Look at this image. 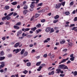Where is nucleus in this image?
Masks as SVG:
<instances>
[{"instance_id":"4468645a","label":"nucleus","mask_w":77,"mask_h":77,"mask_svg":"<svg viewBox=\"0 0 77 77\" xmlns=\"http://www.w3.org/2000/svg\"><path fill=\"white\" fill-rule=\"evenodd\" d=\"M0 54L1 56H3L5 54L4 53V51H2L1 52H0Z\"/></svg>"},{"instance_id":"603ef678","label":"nucleus","mask_w":77,"mask_h":77,"mask_svg":"<svg viewBox=\"0 0 77 77\" xmlns=\"http://www.w3.org/2000/svg\"><path fill=\"white\" fill-rule=\"evenodd\" d=\"M38 6H42V3H40V4H38Z\"/></svg>"},{"instance_id":"3c124183","label":"nucleus","mask_w":77,"mask_h":77,"mask_svg":"<svg viewBox=\"0 0 77 77\" xmlns=\"http://www.w3.org/2000/svg\"><path fill=\"white\" fill-rule=\"evenodd\" d=\"M43 42L44 43H46L48 42V41L47 40H45L44 41H43Z\"/></svg>"},{"instance_id":"b1692460","label":"nucleus","mask_w":77,"mask_h":77,"mask_svg":"<svg viewBox=\"0 0 77 77\" xmlns=\"http://www.w3.org/2000/svg\"><path fill=\"white\" fill-rule=\"evenodd\" d=\"M26 65L28 66H30L31 65V63H30V62L27 63L26 64Z\"/></svg>"},{"instance_id":"cd10ccee","label":"nucleus","mask_w":77,"mask_h":77,"mask_svg":"<svg viewBox=\"0 0 77 77\" xmlns=\"http://www.w3.org/2000/svg\"><path fill=\"white\" fill-rule=\"evenodd\" d=\"M36 29V27H34L33 28H32L31 29V30H32V31H35V30Z\"/></svg>"},{"instance_id":"c03bdc74","label":"nucleus","mask_w":77,"mask_h":77,"mask_svg":"<svg viewBox=\"0 0 77 77\" xmlns=\"http://www.w3.org/2000/svg\"><path fill=\"white\" fill-rule=\"evenodd\" d=\"M21 24V22H18L16 24V26H20Z\"/></svg>"},{"instance_id":"13d9d810","label":"nucleus","mask_w":77,"mask_h":77,"mask_svg":"<svg viewBox=\"0 0 77 77\" xmlns=\"http://www.w3.org/2000/svg\"><path fill=\"white\" fill-rule=\"evenodd\" d=\"M43 57H47V54H45L44 55H43Z\"/></svg>"},{"instance_id":"6e6d98bb","label":"nucleus","mask_w":77,"mask_h":77,"mask_svg":"<svg viewBox=\"0 0 77 77\" xmlns=\"http://www.w3.org/2000/svg\"><path fill=\"white\" fill-rule=\"evenodd\" d=\"M29 60H23V62H25V63H26V62H29Z\"/></svg>"},{"instance_id":"39448f33","label":"nucleus","mask_w":77,"mask_h":77,"mask_svg":"<svg viewBox=\"0 0 77 77\" xmlns=\"http://www.w3.org/2000/svg\"><path fill=\"white\" fill-rule=\"evenodd\" d=\"M60 71H61V69H56L55 72L56 74H59L60 72Z\"/></svg>"},{"instance_id":"a211bd4d","label":"nucleus","mask_w":77,"mask_h":77,"mask_svg":"<svg viewBox=\"0 0 77 77\" xmlns=\"http://www.w3.org/2000/svg\"><path fill=\"white\" fill-rule=\"evenodd\" d=\"M24 51H25V50L24 49H23L20 52V54L23 55V54H24Z\"/></svg>"},{"instance_id":"f03ea898","label":"nucleus","mask_w":77,"mask_h":77,"mask_svg":"<svg viewBox=\"0 0 77 77\" xmlns=\"http://www.w3.org/2000/svg\"><path fill=\"white\" fill-rule=\"evenodd\" d=\"M61 6V4L60 3H59L58 4H56L55 8H56V9H59Z\"/></svg>"},{"instance_id":"9d476101","label":"nucleus","mask_w":77,"mask_h":77,"mask_svg":"<svg viewBox=\"0 0 77 77\" xmlns=\"http://www.w3.org/2000/svg\"><path fill=\"white\" fill-rule=\"evenodd\" d=\"M20 45V42H18L16 43L15 45H14V47L15 48L17 47H18Z\"/></svg>"},{"instance_id":"774afa93","label":"nucleus","mask_w":77,"mask_h":77,"mask_svg":"<svg viewBox=\"0 0 77 77\" xmlns=\"http://www.w3.org/2000/svg\"><path fill=\"white\" fill-rule=\"evenodd\" d=\"M67 49H65L64 50H63V51H67Z\"/></svg>"},{"instance_id":"37998d69","label":"nucleus","mask_w":77,"mask_h":77,"mask_svg":"<svg viewBox=\"0 0 77 77\" xmlns=\"http://www.w3.org/2000/svg\"><path fill=\"white\" fill-rule=\"evenodd\" d=\"M45 65V63H43V64H42L40 66H41L42 68L43 67H44V66Z\"/></svg>"},{"instance_id":"f8f14e48","label":"nucleus","mask_w":77,"mask_h":77,"mask_svg":"<svg viewBox=\"0 0 77 77\" xmlns=\"http://www.w3.org/2000/svg\"><path fill=\"white\" fill-rule=\"evenodd\" d=\"M14 27L15 29H17V30L20 29V27L17 26H14Z\"/></svg>"},{"instance_id":"de8ad7c7","label":"nucleus","mask_w":77,"mask_h":77,"mask_svg":"<svg viewBox=\"0 0 77 77\" xmlns=\"http://www.w3.org/2000/svg\"><path fill=\"white\" fill-rule=\"evenodd\" d=\"M75 29H76V27H74L71 29V30H75Z\"/></svg>"},{"instance_id":"c85d7f7f","label":"nucleus","mask_w":77,"mask_h":77,"mask_svg":"<svg viewBox=\"0 0 77 77\" xmlns=\"http://www.w3.org/2000/svg\"><path fill=\"white\" fill-rule=\"evenodd\" d=\"M28 8V6L27 5H25L24 6V7L23 8V9H27Z\"/></svg>"},{"instance_id":"72a5a7b5","label":"nucleus","mask_w":77,"mask_h":77,"mask_svg":"<svg viewBox=\"0 0 77 77\" xmlns=\"http://www.w3.org/2000/svg\"><path fill=\"white\" fill-rule=\"evenodd\" d=\"M68 69V66H64L63 67V69Z\"/></svg>"},{"instance_id":"bb28decb","label":"nucleus","mask_w":77,"mask_h":77,"mask_svg":"<svg viewBox=\"0 0 77 77\" xmlns=\"http://www.w3.org/2000/svg\"><path fill=\"white\" fill-rule=\"evenodd\" d=\"M54 29H53V28H52L51 29V31L50 32V33H53V32H54Z\"/></svg>"},{"instance_id":"f257e3e1","label":"nucleus","mask_w":77,"mask_h":77,"mask_svg":"<svg viewBox=\"0 0 77 77\" xmlns=\"http://www.w3.org/2000/svg\"><path fill=\"white\" fill-rule=\"evenodd\" d=\"M65 65H60L59 66V67H58V69H63V67L64 66H65Z\"/></svg>"},{"instance_id":"a18cd8bd","label":"nucleus","mask_w":77,"mask_h":77,"mask_svg":"<svg viewBox=\"0 0 77 77\" xmlns=\"http://www.w3.org/2000/svg\"><path fill=\"white\" fill-rule=\"evenodd\" d=\"M73 5H74V2H71L70 3V6Z\"/></svg>"},{"instance_id":"9b49d317","label":"nucleus","mask_w":77,"mask_h":77,"mask_svg":"<svg viewBox=\"0 0 77 77\" xmlns=\"http://www.w3.org/2000/svg\"><path fill=\"white\" fill-rule=\"evenodd\" d=\"M54 74V72L52 71L51 72H49L48 74L49 75H53Z\"/></svg>"},{"instance_id":"5701e85b","label":"nucleus","mask_w":77,"mask_h":77,"mask_svg":"<svg viewBox=\"0 0 77 77\" xmlns=\"http://www.w3.org/2000/svg\"><path fill=\"white\" fill-rule=\"evenodd\" d=\"M41 63V61L39 62L36 63V66H39Z\"/></svg>"},{"instance_id":"4c0bfd02","label":"nucleus","mask_w":77,"mask_h":77,"mask_svg":"<svg viewBox=\"0 0 77 77\" xmlns=\"http://www.w3.org/2000/svg\"><path fill=\"white\" fill-rule=\"evenodd\" d=\"M41 25L40 24H38L36 26V27L38 28H39V27H41Z\"/></svg>"},{"instance_id":"aec40b11","label":"nucleus","mask_w":77,"mask_h":77,"mask_svg":"<svg viewBox=\"0 0 77 77\" xmlns=\"http://www.w3.org/2000/svg\"><path fill=\"white\" fill-rule=\"evenodd\" d=\"M13 14H14V12H12L10 13L8 15H7V16H8V17H11V15H13Z\"/></svg>"},{"instance_id":"412c9836","label":"nucleus","mask_w":77,"mask_h":77,"mask_svg":"<svg viewBox=\"0 0 77 77\" xmlns=\"http://www.w3.org/2000/svg\"><path fill=\"white\" fill-rule=\"evenodd\" d=\"M39 15H40L39 14L36 13L35 14V18H38V17H39Z\"/></svg>"},{"instance_id":"ddd939ff","label":"nucleus","mask_w":77,"mask_h":77,"mask_svg":"<svg viewBox=\"0 0 77 77\" xmlns=\"http://www.w3.org/2000/svg\"><path fill=\"white\" fill-rule=\"evenodd\" d=\"M9 9V6H6L4 8L5 10H8Z\"/></svg>"},{"instance_id":"2f4dec72","label":"nucleus","mask_w":77,"mask_h":77,"mask_svg":"<svg viewBox=\"0 0 77 77\" xmlns=\"http://www.w3.org/2000/svg\"><path fill=\"white\" fill-rule=\"evenodd\" d=\"M32 36H33V35H28L27 36V38H32Z\"/></svg>"},{"instance_id":"f704fd0d","label":"nucleus","mask_w":77,"mask_h":77,"mask_svg":"<svg viewBox=\"0 0 77 77\" xmlns=\"http://www.w3.org/2000/svg\"><path fill=\"white\" fill-rule=\"evenodd\" d=\"M59 16L58 15H56L54 17V19H57V18H59Z\"/></svg>"},{"instance_id":"e433bc0d","label":"nucleus","mask_w":77,"mask_h":77,"mask_svg":"<svg viewBox=\"0 0 77 77\" xmlns=\"http://www.w3.org/2000/svg\"><path fill=\"white\" fill-rule=\"evenodd\" d=\"M75 26V24H71L69 26V27H74Z\"/></svg>"},{"instance_id":"7c9ffc66","label":"nucleus","mask_w":77,"mask_h":77,"mask_svg":"<svg viewBox=\"0 0 77 77\" xmlns=\"http://www.w3.org/2000/svg\"><path fill=\"white\" fill-rule=\"evenodd\" d=\"M74 59H75V57H73L70 58V60L71 61H74Z\"/></svg>"},{"instance_id":"0e129e2a","label":"nucleus","mask_w":77,"mask_h":77,"mask_svg":"<svg viewBox=\"0 0 77 77\" xmlns=\"http://www.w3.org/2000/svg\"><path fill=\"white\" fill-rule=\"evenodd\" d=\"M74 56V54H71L70 55V57H72Z\"/></svg>"},{"instance_id":"f3484780","label":"nucleus","mask_w":77,"mask_h":77,"mask_svg":"<svg viewBox=\"0 0 77 77\" xmlns=\"http://www.w3.org/2000/svg\"><path fill=\"white\" fill-rule=\"evenodd\" d=\"M42 67L41 66H39L38 68L37 69V71H40L41 69H42Z\"/></svg>"},{"instance_id":"2eb2a0df","label":"nucleus","mask_w":77,"mask_h":77,"mask_svg":"<svg viewBox=\"0 0 77 77\" xmlns=\"http://www.w3.org/2000/svg\"><path fill=\"white\" fill-rule=\"evenodd\" d=\"M7 17H8V16H6L5 17H3L2 18V20H3V21H4V20H6Z\"/></svg>"},{"instance_id":"864d4df0","label":"nucleus","mask_w":77,"mask_h":77,"mask_svg":"<svg viewBox=\"0 0 77 77\" xmlns=\"http://www.w3.org/2000/svg\"><path fill=\"white\" fill-rule=\"evenodd\" d=\"M60 77H64V76H65V74H60Z\"/></svg>"},{"instance_id":"0eeeda50","label":"nucleus","mask_w":77,"mask_h":77,"mask_svg":"<svg viewBox=\"0 0 77 77\" xmlns=\"http://www.w3.org/2000/svg\"><path fill=\"white\" fill-rule=\"evenodd\" d=\"M22 33V31L20 30L19 31H18L17 33V36H18L20 35V34H21Z\"/></svg>"},{"instance_id":"a19ab883","label":"nucleus","mask_w":77,"mask_h":77,"mask_svg":"<svg viewBox=\"0 0 77 77\" xmlns=\"http://www.w3.org/2000/svg\"><path fill=\"white\" fill-rule=\"evenodd\" d=\"M74 73H75L74 74V76H76V75H77V71H75Z\"/></svg>"},{"instance_id":"c756f323","label":"nucleus","mask_w":77,"mask_h":77,"mask_svg":"<svg viewBox=\"0 0 77 77\" xmlns=\"http://www.w3.org/2000/svg\"><path fill=\"white\" fill-rule=\"evenodd\" d=\"M29 30H30V28H26L25 29V31H24V32H26V31H29Z\"/></svg>"},{"instance_id":"4be33fe9","label":"nucleus","mask_w":77,"mask_h":77,"mask_svg":"<svg viewBox=\"0 0 77 77\" xmlns=\"http://www.w3.org/2000/svg\"><path fill=\"white\" fill-rule=\"evenodd\" d=\"M5 59V57H0V60H4Z\"/></svg>"},{"instance_id":"e2e57ef3","label":"nucleus","mask_w":77,"mask_h":77,"mask_svg":"<svg viewBox=\"0 0 77 77\" xmlns=\"http://www.w3.org/2000/svg\"><path fill=\"white\" fill-rule=\"evenodd\" d=\"M3 69H1L0 70V72H1L2 73V72H3Z\"/></svg>"},{"instance_id":"79ce46f5","label":"nucleus","mask_w":77,"mask_h":77,"mask_svg":"<svg viewBox=\"0 0 77 77\" xmlns=\"http://www.w3.org/2000/svg\"><path fill=\"white\" fill-rule=\"evenodd\" d=\"M57 22H58V20H55L54 21V23H56Z\"/></svg>"},{"instance_id":"393cba45","label":"nucleus","mask_w":77,"mask_h":77,"mask_svg":"<svg viewBox=\"0 0 77 77\" xmlns=\"http://www.w3.org/2000/svg\"><path fill=\"white\" fill-rule=\"evenodd\" d=\"M27 13V10H25L23 11V14L24 15H26Z\"/></svg>"},{"instance_id":"09e8293b","label":"nucleus","mask_w":77,"mask_h":77,"mask_svg":"<svg viewBox=\"0 0 77 77\" xmlns=\"http://www.w3.org/2000/svg\"><path fill=\"white\" fill-rule=\"evenodd\" d=\"M55 57V55H51V59H52V57L53 58H54V57Z\"/></svg>"},{"instance_id":"a878e982","label":"nucleus","mask_w":77,"mask_h":77,"mask_svg":"<svg viewBox=\"0 0 77 77\" xmlns=\"http://www.w3.org/2000/svg\"><path fill=\"white\" fill-rule=\"evenodd\" d=\"M11 4L13 5H15L17 4V2H13L11 3Z\"/></svg>"},{"instance_id":"338daca9","label":"nucleus","mask_w":77,"mask_h":77,"mask_svg":"<svg viewBox=\"0 0 77 77\" xmlns=\"http://www.w3.org/2000/svg\"><path fill=\"white\" fill-rule=\"evenodd\" d=\"M39 32L38 29L37 30L35 31L36 33H39Z\"/></svg>"},{"instance_id":"6ab92c4d","label":"nucleus","mask_w":77,"mask_h":77,"mask_svg":"<svg viewBox=\"0 0 77 77\" xmlns=\"http://www.w3.org/2000/svg\"><path fill=\"white\" fill-rule=\"evenodd\" d=\"M45 9H43L41 11H39L38 12H39V13L44 12H45Z\"/></svg>"},{"instance_id":"4d7b16f0","label":"nucleus","mask_w":77,"mask_h":77,"mask_svg":"<svg viewBox=\"0 0 77 77\" xmlns=\"http://www.w3.org/2000/svg\"><path fill=\"white\" fill-rule=\"evenodd\" d=\"M74 21H77V17H75L74 19Z\"/></svg>"},{"instance_id":"423d86ee","label":"nucleus","mask_w":77,"mask_h":77,"mask_svg":"<svg viewBox=\"0 0 77 77\" xmlns=\"http://www.w3.org/2000/svg\"><path fill=\"white\" fill-rule=\"evenodd\" d=\"M69 60V58L67 57L66 59H63L61 62V63H64L65 62H66V60Z\"/></svg>"},{"instance_id":"1a4fd4ad","label":"nucleus","mask_w":77,"mask_h":77,"mask_svg":"<svg viewBox=\"0 0 77 77\" xmlns=\"http://www.w3.org/2000/svg\"><path fill=\"white\" fill-rule=\"evenodd\" d=\"M1 64H2V65H0V66L1 67V68H3V67H4V66H5V62H1Z\"/></svg>"},{"instance_id":"bf43d9fd","label":"nucleus","mask_w":77,"mask_h":77,"mask_svg":"<svg viewBox=\"0 0 77 77\" xmlns=\"http://www.w3.org/2000/svg\"><path fill=\"white\" fill-rule=\"evenodd\" d=\"M34 20V17H33L31 19L30 21H33Z\"/></svg>"},{"instance_id":"20e7f679","label":"nucleus","mask_w":77,"mask_h":77,"mask_svg":"<svg viewBox=\"0 0 77 77\" xmlns=\"http://www.w3.org/2000/svg\"><path fill=\"white\" fill-rule=\"evenodd\" d=\"M50 30H51V28L50 27H47L45 31L46 32H48L50 31Z\"/></svg>"},{"instance_id":"680f3d73","label":"nucleus","mask_w":77,"mask_h":77,"mask_svg":"<svg viewBox=\"0 0 77 77\" xmlns=\"http://www.w3.org/2000/svg\"><path fill=\"white\" fill-rule=\"evenodd\" d=\"M72 14H75V10H74L72 12Z\"/></svg>"},{"instance_id":"6e6552de","label":"nucleus","mask_w":77,"mask_h":77,"mask_svg":"<svg viewBox=\"0 0 77 77\" xmlns=\"http://www.w3.org/2000/svg\"><path fill=\"white\" fill-rule=\"evenodd\" d=\"M13 52H15L16 54L18 53L19 52V49H14L13 51Z\"/></svg>"},{"instance_id":"052dcab7","label":"nucleus","mask_w":77,"mask_h":77,"mask_svg":"<svg viewBox=\"0 0 77 77\" xmlns=\"http://www.w3.org/2000/svg\"><path fill=\"white\" fill-rule=\"evenodd\" d=\"M34 52H35V49H33L31 51V53H34Z\"/></svg>"},{"instance_id":"5fc2aeb1","label":"nucleus","mask_w":77,"mask_h":77,"mask_svg":"<svg viewBox=\"0 0 77 77\" xmlns=\"http://www.w3.org/2000/svg\"><path fill=\"white\" fill-rule=\"evenodd\" d=\"M71 61H70V60H69L68 61L66 62V63H67V64H68L69 63H71Z\"/></svg>"},{"instance_id":"58836bf2","label":"nucleus","mask_w":77,"mask_h":77,"mask_svg":"<svg viewBox=\"0 0 77 77\" xmlns=\"http://www.w3.org/2000/svg\"><path fill=\"white\" fill-rule=\"evenodd\" d=\"M23 73H24L25 74H27V72H28V71H27L26 70H25L24 71H23Z\"/></svg>"},{"instance_id":"dca6fc26","label":"nucleus","mask_w":77,"mask_h":77,"mask_svg":"<svg viewBox=\"0 0 77 77\" xmlns=\"http://www.w3.org/2000/svg\"><path fill=\"white\" fill-rule=\"evenodd\" d=\"M28 55V52L27 51L25 52L23 54V56L25 57L26 56H27Z\"/></svg>"},{"instance_id":"473e14b6","label":"nucleus","mask_w":77,"mask_h":77,"mask_svg":"<svg viewBox=\"0 0 77 77\" xmlns=\"http://www.w3.org/2000/svg\"><path fill=\"white\" fill-rule=\"evenodd\" d=\"M65 43V40H62L60 42V44H63Z\"/></svg>"},{"instance_id":"49530a36","label":"nucleus","mask_w":77,"mask_h":77,"mask_svg":"<svg viewBox=\"0 0 77 77\" xmlns=\"http://www.w3.org/2000/svg\"><path fill=\"white\" fill-rule=\"evenodd\" d=\"M61 4L63 6H65V2H64L62 3Z\"/></svg>"},{"instance_id":"8fccbe9b","label":"nucleus","mask_w":77,"mask_h":77,"mask_svg":"<svg viewBox=\"0 0 77 77\" xmlns=\"http://www.w3.org/2000/svg\"><path fill=\"white\" fill-rule=\"evenodd\" d=\"M45 21V19H43L41 20V22H42V23H44Z\"/></svg>"},{"instance_id":"c9c22d12","label":"nucleus","mask_w":77,"mask_h":77,"mask_svg":"<svg viewBox=\"0 0 77 77\" xmlns=\"http://www.w3.org/2000/svg\"><path fill=\"white\" fill-rule=\"evenodd\" d=\"M65 14L66 15H69V12H65Z\"/></svg>"},{"instance_id":"7ed1b4c3","label":"nucleus","mask_w":77,"mask_h":77,"mask_svg":"<svg viewBox=\"0 0 77 77\" xmlns=\"http://www.w3.org/2000/svg\"><path fill=\"white\" fill-rule=\"evenodd\" d=\"M35 2H32L30 6V7L31 8H33L35 7Z\"/></svg>"},{"instance_id":"69168bd1","label":"nucleus","mask_w":77,"mask_h":77,"mask_svg":"<svg viewBox=\"0 0 77 77\" xmlns=\"http://www.w3.org/2000/svg\"><path fill=\"white\" fill-rule=\"evenodd\" d=\"M11 19V17H8L7 18V20H10Z\"/></svg>"},{"instance_id":"ea45409f","label":"nucleus","mask_w":77,"mask_h":77,"mask_svg":"<svg viewBox=\"0 0 77 77\" xmlns=\"http://www.w3.org/2000/svg\"><path fill=\"white\" fill-rule=\"evenodd\" d=\"M8 57H12V55L11 54H8Z\"/></svg>"}]
</instances>
